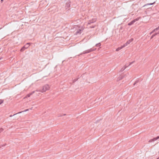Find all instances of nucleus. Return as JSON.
Segmentation results:
<instances>
[{"instance_id": "obj_1", "label": "nucleus", "mask_w": 159, "mask_h": 159, "mask_svg": "<svg viewBox=\"0 0 159 159\" xmlns=\"http://www.w3.org/2000/svg\"><path fill=\"white\" fill-rule=\"evenodd\" d=\"M96 50V48H90L89 49H88L87 50H85L83 52L81 53L80 54L77 55V56H79L80 55H82L83 54H86L93 51H94Z\"/></svg>"}, {"instance_id": "obj_2", "label": "nucleus", "mask_w": 159, "mask_h": 159, "mask_svg": "<svg viewBox=\"0 0 159 159\" xmlns=\"http://www.w3.org/2000/svg\"><path fill=\"white\" fill-rule=\"evenodd\" d=\"M49 86L48 84H46L43 86L42 89L40 90L39 91L43 93L45 92L46 90H49Z\"/></svg>"}, {"instance_id": "obj_3", "label": "nucleus", "mask_w": 159, "mask_h": 159, "mask_svg": "<svg viewBox=\"0 0 159 159\" xmlns=\"http://www.w3.org/2000/svg\"><path fill=\"white\" fill-rule=\"evenodd\" d=\"M96 21V18H93L92 19L89 20V22H88V25H90L91 23H93L95 22Z\"/></svg>"}, {"instance_id": "obj_4", "label": "nucleus", "mask_w": 159, "mask_h": 159, "mask_svg": "<svg viewBox=\"0 0 159 159\" xmlns=\"http://www.w3.org/2000/svg\"><path fill=\"white\" fill-rule=\"evenodd\" d=\"M134 40V39L133 38H131L130 39L128 40L126 43H125V44H124L123 45L125 46V47L128 45V44H129L131 42H132Z\"/></svg>"}, {"instance_id": "obj_5", "label": "nucleus", "mask_w": 159, "mask_h": 159, "mask_svg": "<svg viewBox=\"0 0 159 159\" xmlns=\"http://www.w3.org/2000/svg\"><path fill=\"white\" fill-rule=\"evenodd\" d=\"M159 139V136H157L156 137L153 138L152 139H150L148 142H153L154 141L157 140V139Z\"/></svg>"}, {"instance_id": "obj_6", "label": "nucleus", "mask_w": 159, "mask_h": 159, "mask_svg": "<svg viewBox=\"0 0 159 159\" xmlns=\"http://www.w3.org/2000/svg\"><path fill=\"white\" fill-rule=\"evenodd\" d=\"M35 91H37V92H38L39 91V90H36V91H33V92L29 93V94H27L26 96V98H27V97H30V96L32 95L33 93H34L35 92Z\"/></svg>"}, {"instance_id": "obj_7", "label": "nucleus", "mask_w": 159, "mask_h": 159, "mask_svg": "<svg viewBox=\"0 0 159 159\" xmlns=\"http://www.w3.org/2000/svg\"><path fill=\"white\" fill-rule=\"evenodd\" d=\"M70 0H68L66 2V6L69 7H70Z\"/></svg>"}, {"instance_id": "obj_8", "label": "nucleus", "mask_w": 159, "mask_h": 159, "mask_svg": "<svg viewBox=\"0 0 159 159\" xmlns=\"http://www.w3.org/2000/svg\"><path fill=\"white\" fill-rule=\"evenodd\" d=\"M124 47H125V46H124L123 45L122 46H121L120 47H119L118 48H117L116 50V51H118Z\"/></svg>"}, {"instance_id": "obj_9", "label": "nucleus", "mask_w": 159, "mask_h": 159, "mask_svg": "<svg viewBox=\"0 0 159 159\" xmlns=\"http://www.w3.org/2000/svg\"><path fill=\"white\" fill-rule=\"evenodd\" d=\"M134 22H135L134 20H133L132 21H131L129 23H128V25H129V26L131 25H132L133 24Z\"/></svg>"}, {"instance_id": "obj_10", "label": "nucleus", "mask_w": 159, "mask_h": 159, "mask_svg": "<svg viewBox=\"0 0 159 159\" xmlns=\"http://www.w3.org/2000/svg\"><path fill=\"white\" fill-rule=\"evenodd\" d=\"M30 43H27L25 44V47L26 48H28L30 46Z\"/></svg>"}, {"instance_id": "obj_11", "label": "nucleus", "mask_w": 159, "mask_h": 159, "mask_svg": "<svg viewBox=\"0 0 159 159\" xmlns=\"http://www.w3.org/2000/svg\"><path fill=\"white\" fill-rule=\"evenodd\" d=\"M157 34H158V33H156L155 34H152V36H151V38H150L151 39H152L153 38V37H154V36H155Z\"/></svg>"}, {"instance_id": "obj_12", "label": "nucleus", "mask_w": 159, "mask_h": 159, "mask_svg": "<svg viewBox=\"0 0 159 159\" xmlns=\"http://www.w3.org/2000/svg\"><path fill=\"white\" fill-rule=\"evenodd\" d=\"M26 49V48H25V46H23L21 48V49H20V51L21 52H23V51L24 50H25V49Z\"/></svg>"}, {"instance_id": "obj_13", "label": "nucleus", "mask_w": 159, "mask_h": 159, "mask_svg": "<svg viewBox=\"0 0 159 159\" xmlns=\"http://www.w3.org/2000/svg\"><path fill=\"white\" fill-rule=\"evenodd\" d=\"M155 3V2H154L153 3H147V4H145V5L143 6V7H144L147 5H152L153 4Z\"/></svg>"}, {"instance_id": "obj_14", "label": "nucleus", "mask_w": 159, "mask_h": 159, "mask_svg": "<svg viewBox=\"0 0 159 159\" xmlns=\"http://www.w3.org/2000/svg\"><path fill=\"white\" fill-rule=\"evenodd\" d=\"M127 66H125V67L122 68L121 69L120 71L121 72L123 71L126 69V68L127 67Z\"/></svg>"}, {"instance_id": "obj_15", "label": "nucleus", "mask_w": 159, "mask_h": 159, "mask_svg": "<svg viewBox=\"0 0 159 159\" xmlns=\"http://www.w3.org/2000/svg\"><path fill=\"white\" fill-rule=\"evenodd\" d=\"M125 77V75H122L119 76V80H121Z\"/></svg>"}, {"instance_id": "obj_16", "label": "nucleus", "mask_w": 159, "mask_h": 159, "mask_svg": "<svg viewBox=\"0 0 159 159\" xmlns=\"http://www.w3.org/2000/svg\"><path fill=\"white\" fill-rule=\"evenodd\" d=\"M101 45V43H99L96 44L95 45V46H96L97 47H98L100 46Z\"/></svg>"}, {"instance_id": "obj_17", "label": "nucleus", "mask_w": 159, "mask_h": 159, "mask_svg": "<svg viewBox=\"0 0 159 159\" xmlns=\"http://www.w3.org/2000/svg\"><path fill=\"white\" fill-rule=\"evenodd\" d=\"M79 79V78H78L77 79H75L74 80H73V83H74L76 81H77L78 79Z\"/></svg>"}, {"instance_id": "obj_18", "label": "nucleus", "mask_w": 159, "mask_h": 159, "mask_svg": "<svg viewBox=\"0 0 159 159\" xmlns=\"http://www.w3.org/2000/svg\"><path fill=\"white\" fill-rule=\"evenodd\" d=\"M139 82V80H136L134 83V85L136 84L137 83H138Z\"/></svg>"}, {"instance_id": "obj_19", "label": "nucleus", "mask_w": 159, "mask_h": 159, "mask_svg": "<svg viewBox=\"0 0 159 159\" xmlns=\"http://www.w3.org/2000/svg\"><path fill=\"white\" fill-rule=\"evenodd\" d=\"M139 18L138 17V18H137L134 19L133 20H134V22H135V21H138L139 20Z\"/></svg>"}, {"instance_id": "obj_20", "label": "nucleus", "mask_w": 159, "mask_h": 159, "mask_svg": "<svg viewBox=\"0 0 159 159\" xmlns=\"http://www.w3.org/2000/svg\"><path fill=\"white\" fill-rule=\"evenodd\" d=\"M28 110H29V109H26V110H25V111H21V112H18L17 113H21L22 112L26 111H28Z\"/></svg>"}, {"instance_id": "obj_21", "label": "nucleus", "mask_w": 159, "mask_h": 159, "mask_svg": "<svg viewBox=\"0 0 159 159\" xmlns=\"http://www.w3.org/2000/svg\"><path fill=\"white\" fill-rule=\"evenodd\" d=\"M3 102V100L2 99H0V105Z\"/></svg>"}, {"instance_id": "obj_22", "label": "nucleus", "mask_w": 159, "mask_h": 159, "mask_svg": "<svg viewBox=\"0 0 159 159\" xmlns=\"http://www.w3.org/2000/svg\"><path fill=\"white\" fill-rule=\"evenodd\" d=\"M7 144H3V145H1L0 146V148L2 147H3V146H5Z\"/></svg>"}, {"instance_id": "obj_23", "label": "nucleus", "mask_w": 159, "mask_h": 159, "mask_svg": "<svg viewBox=\"0 0 159 159\" xmlns=\"http://www.w3.org/2000/svg\"><path fill=\"white\" fill-rule=\"evenodd\" d=\"M95 25H93V26H89V28H93L95 27Z\"/></svg>"}, {"instance_id": "obj_24", "label": "nucleus", "mask_w": 159, "mask_h": 159, "mask_svg": "<svg viewBox=\"0 0 159 159\" xmlns=\"http://www.w3.org/2000/svg\"><path fill=\"white\" fill-rule=\"evenodd\" d=\"M3 130V129L1 128H0V133H1L2 132Z\"/></svg>"}, {"instance_id": "obj_25", "label": "nucleus", "mask_w": 159, "mask_h": 159, "mask_svg": "<svg viewBox=\"0 0 159 159\" xmlns=\"http://www.w3.org/2000/svg\"><path fill=\"white\" fill-rule=\"evenodd\" d=\"M66 115V114H62V115H59L58 116H65V115Z\"/></svg>"}, {"instance_id": "obj_26", "label": "nucleus", "mask_w": 159, "mask_h": 159, "mask_svg": "<svg viewBox=\"0 0 159 159\" xmlns=\"http://www.w3.org/2000/svg\"><path fill=\"white\" fill-rule=\"evenodd\" d=\"M18 114L17 113H16V114H14V115H10L9 116V117H11L12 116H14V115H16V114Z\"/></svg>"}, {"instance_id": "obj_27", "label": "nucleus", "mask_w": 159, "mask_h": 159, "mask_svg": "<svg viewBox=\"0 0 159 159\" xmlns=\"http://www.w3.org/2000/svg\"><path fill=\"white\" fill-rule=\"evenodd\" d=\"M134 61H132V62H130L129 65H130L132 64L133 63H134Z\"/></svg>"}, {"instance_id": "obj_28", "label": "nucleus", "mask_w": 159, "mask_h": 159, "mask_svg": "<svg viewBox=\"0 0 159 159\" xmlns=\"http://www.w3.org/2000/svg\"><path fill=\"white\" fill-rule=\"evenodd\" d=\"M159 29V28H158V27L155 29V30H156V31H157V30H158Z\"/></svg>"}, {"instance_id": "obj_29", "label": "nucleus", "mask_w": 159, "mask_h": 159, "mask_svg": "<svg viewBox=\"0 0 159 159\" xmlns=\"http://www.w3.org/2000/svg\"><path fill=\"white\" fill-rule=\"evenodd\" d=\"M152 31H153V32H155L156 31H157L156 30H155V29L153 30Z\"/></svg>"}, {"instance_id": "obj_30", "label": "nucleus", "mask_w": 159, "mask_h": 159, "mask_svg": "<svg viewBox=\"0 0 159 159\" xmlns=\"http://www.w3.org/2000/svg\"><path fill=\"white\" fill-rule=\"evenodd\" d=\"M4 0H1V3H2L3 2Z\"/></svg>"}, {"instance_id": "obj_31", "label": "nucleus", "mask_w": 159, "mask_h": 159, "mask_svg": "<svg viewBox=\"0 0 159 159\" xmlns=\"http://www.w3.org/2000/svg\"><path fill=\"white\" fill-rule=\"evenodd\" d=\"M80 77L79 76V75L78 76V78H79V79L80 78Z\"/></svg>"}, {"instance_id": "obj_32", "label": "nucleus", "mask_w": 159, "mask_h": 159, "mask_svg": "<svg viewBox=\"0 0 159 159\" xmlns=\"http://www.w3.org/2000/svg\"><path fill=\"white\" fill-rule=\"evenodd\" d=\"M157 33H158V34H159V31Z\"/></svg>"}, {"instance_id": "obj_33", "label": "nucleus", "mask_w": 159, "mask_h": 159, "mask_svg": "<svg viewBox=\"0 0 159 159\" xmlns=\"http://www.w3.org/2000/svg\"><path fill=\"white\" fill-rule=\"evenodd\" d=\"M152 34V32H150V34Z\"/></svg>"}, {"instance_id": "obj_34", "label": "nucleus", "mask_w": 159, "mask_h": 159, "mask_svg": "<svg viewBox=\"0 0 159 159\" xmlns=\"http://www.w3.org/2000/svg\"><path fill=\"white\" fill-rule=\"evenodd\" d=\"M153 32H153V31H152V33H153Z\"/></svg>"}, {"instance_id": "obj_35", "label": "nucleus", "mask_w": 159, "mask_h": 159, "mask_svg": "<svg viewBox=\"0 0 159 159\" xmlns=\"http://www.w3.org/2000/svg\"><path fill=\"white\" fill-rule=\"evenodd\" d=\"M158 28H159V26H158Z\"/></svg>"}]
</instances>
